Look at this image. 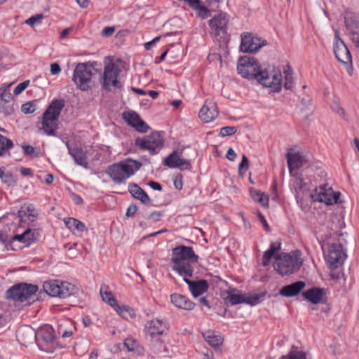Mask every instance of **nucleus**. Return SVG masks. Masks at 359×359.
I'll return each mask as SVG.
<instances>
[{
	"label": "nucleus",
	"instance_id": "nucleus-2",
	"mask_svg": "<svg viewBox=\"0 0 359 359\" xmlns=\"http://www.w3.org/2000/svg\"><path fill=\"white\" fill-rule=\"evenodd\" d=\"M198 256L190 246L178 245L172 250V269L183 277H192L193 265L196 264Z\"/></svg>",
	"mask_w": 359,
	"mask_h": 359
},
{
	"label": "nucleus",
	"instance_id": "nucleus-34",
	"mask_svg": "<svg viewBox=\"0 0 359 359\" xmlns=\"http://www.w3.org/2000/svg\"><path fill=\"white\" fill-rule=\"evenodd\" d=\"M250 194L255 202L259 203L263 207H267L269 205V197L263 192L256 190H250Z\"/></svg>",
	"mask_w": 359,
	"mask_h": 359
},
{
	"label": "nucleus",
	"instance_id": "nucleus-59",
	"mask_svg": "<svg viewBox=\"0 0 359 359\" xmlns=\"http://www.w3.org/2000/svg\"><path fill=\"white\" fill-rule=\"evenodd\" d=\"M23 151L26 155H32L34 154L35 149L31 145L24 144L22 146Z\"/></svg>",
	"mask_w": 359,
	"mask_h": 359
},
{
	"label": "nucleus",
	"instance_id": "nucleus-4",
	"mask_svg": "<svg viewBox=\"0 0 359 359\" xmlns=\"http://www.w3.org/2000/svg\"><path fill=\"white\" fill-rule=\"evenodd\" d=\"M37 291V285L22 283L15 284L9 288L6 292V297L15 302L29 304Z\"/></svg>",
	"mask_w": 359,
	"mask_h": 359
},
{
	"label": "nucleus",
	"instance_id": "nucleus-20",
	"mask_svg": "<svg viewBox=\"0 0 359 359\" xmlns=\"http://www.w3.org/2000/svg\"><path fill=\"white\" fill-rule=\"evenodd\" d=\"M286 158L290 175H292L294 170L299 169L308 161L306 156L300 151L294 153L287 152Z\"/></svg>",
	"mask_w": 359,
	"mask_h": 359
},
{
	"label": "nucleus",
	"instance_id": "nucleus-11",
	"mask_svg": "<svg viewBox=\"0 0 359 359\" xmlns=\"http://www.w3.org/2000/svg\"><path fill=\"white\" fill-rule=\"evenodd\" d=\"M267 43L266 40L253 36L251 33H245L241 35L240 49L243 53H255Z\"/></svg>",
	"mask_w": 359,
	"mask_h": 359
},
{
	"label": "nucleus",
	"instance_id": "nucleus-5",
	"mask_svg": "<svg viewBox=\"0 0 359 359\" xmlns=\"http://www.w3.org/2000/svg\"><path fill=\"white\" fill-rule=\"evenodd\" d=\"M164 140L160 132L154 131L149 135L135 138V146L151 155L156 154L163 148Z\"/></svg>",
	"mask_w": 359,
	"mask_h": 359
},
{
	"label": "nucleus",
	"instance_id": "nucleus-43",
	"mask_svg": "<svg viewBox=\"0 0 359 359\" xmlns=\"http://www.w3.org/2000/svg\"><path fill=\"white\" fill-rule=\"evenodd\" d=\"M36 105L33 102L25 103L21 107V111L25 114H32L36 111Z\"/></svg>",
	"mask_w": 359,
	"mask_h": 359
},
{
	"label": "nucleus",
	"instance_id": "nucleus-1",
	"mask_svg": "<svg viewBox=\"0 0 359 359\" xmlns=\"http://www.w3.org/2000/svg\"><path fill=\"white\" fill-rule=\"evenodd\" d=\"M237 70L243 78L256 79L259 83L272 88L274 92H279L281 89V72L274 65L262 67L255 57L243 56L238 60Z\"/></svg>",
	"mask_w": 359,
	"mask_h": 359
},
{
	"label": "nucleus",
	"instance_id": "nucleus-3",
	"mask_svg": "<svg viewBox=\"0 0 359 359\" xmlns=\"http://www.w3.org/2000/svg\"><path fill=\"white\" fill-rule=\"evenodd\" d=\"M141 162L128 158L123 161L111 165L106 172L116 184H121L140 169Z\"/></svg>",
	"mask_w": 359,
	"mask_h": 359
},
{
	"label": "nucleus",
	"instance_id": "nucleus-45",
	"mask_svg": "<svg viewBox=\"0 0 359 359\" xmlns=\"http://www.w3.org/2000/svg\"><path fill=\"white\" fill-rule=\"evenodd\" d=\"M249 168V161L245 155H243L242 161L238 165V173L241 176L243 175V172H245Z\"/></svg>",
	"mask_w": 359,
	"mask_h": 359
},
{
	"label": "nucleus",
	"instance_id": "nucleus-31",
	"mask_svg": "<svg viewBox=\"0 0 359 359\" xmlns=\"http://www.w3.org/2000/svg\"><path fill=\"white\" fill-rule=\"evenodd\" d=\"M64 222L67 228L73 233H75V231L83 232L87 230L85 224L77 219L73 217L65 218Z\"/></svg>",
	"mask_w": 359,
	"mask_h": 359
},
{
	"label": "nucleus",
	"instance_id": "nucleus-26",
	"mask_svg": "<svg viewBox=\"0 0 359 359\" xmlns=\"http://www.w3.org/2000/svg\"><path fill=\"white\" fill-rule=\"evenodd\" d=\"M65 105V101L63 99H55L50 103L43 114H46V116H49L58 119Z\"/></svg>",
	"mask_w": 359,
	"mask_h": 359
},
{
	"label": "nucleus",
	"instance_id": "nucleus-39",
	"mask_svg": "<svg viewBox=\"0 0 359 359\" xmlns=\"http://www.w3.org/2000/svg\"><path fill=\"white\" fill-rule=\"evenodd\" d=\"M13 146V142L0 134V156Z\"/></svg>",
	"mask_w": 359,
	"mask_h": 359
},
{
	"label": "nucleus",
	"instance_id": "nucleus-52",
	"mask_svg": "<svg viewBox=\"0 0 359 359\" xmlns=\"http://www.w3.org/2000/svg\"><path fill=\"white\" fill-rule=\"evenodd\" d=\"M29 234H30V229H27L25 231H24L21 234H18V235L14 236L13 237V239L18 241L19 242L25 243H27L26 235H29Z\"/></svg>",
	"mask_w": 359,
	"mask_h": 359
},
{
	"label": "nucleus",
	"instance_id": "nucleus-24",
	"mask_svg": "<svg viewBox=\"0 0 359 359\" xmlns=\"http://www.w3.org/2000/svg\"><path fill=\"white\" fill-rule=\"evenodd\" d=\"M306 286L304 281L299 280L285 285L280 290V294L285 297L297 296Z\"/></svg>",
	"mask_w": 359,
	"mask_h": 359
},
{
	"label": "nucleus",
	"instance_id": "nucleus-9",
	"mask_svg": "<svg viewBox=\"0 0 359 359\" xmlns=\"http://www.w3.org/2000/svg\"><path fill=\"white\" fill-rule=\"evenodd\" d=\"M120 70L114 63L110 62L105 65L103 75L101 77V83L106 90H111V88H121L122 85L118 79Z\"/></svg>",
	"mask_w": 359,
	"mask_h": 359
},
{
	"label": "nucleus",
	"instance_id": "nucleus-28",
	"mask_svg": "<svg viewBox=\"0 0 359 359\" xmlns=\"http://www.w3.org/2000/svg\"><path fill=\"white\" fill-rule=\"evenodd\" d=\"M58 119L50 117L49 116H46V114H43L42 118V129L44 132L48 135L52 136L56 135V130L58 127Z\"/></svg>",
	"mask_w": 359,
	"mask_h": 359
},
{
	"label": "nucleus",
	"instance_id": "nucleus-57",
	"mask_svg": "<svg viewBox=\"0 0 359 359\" xmlns=\"http://www.w3.org/2000/svg\"><path fill=\"white\" fill-rule=\"evenodd\" d=\"M162 217V212H158V211H154L150 214L148 219H151L153 221L158 222L161 220V218Z\"/></svg>",
	"mask_w": 359,
	"mask_h": 359
},
{
	"label": "nucleus",
	"instance_id": "nucleus-47",
	"mask_svg": "<svg viewBox=\"0 0 359 359\" xmlns=\"http://www.w3.org/2000/svg\"><path fill=\"white\" fill-rule=\"evenodd\" d=\"M264 296V293L262 294H255L250 297H246V304H250L251 306H255L259 302V299L261 297Z\"/></svg>",
	"mask_w": 359,
	"mask_h": 359
},
{
	"label": "nucleus",
	"instance_id": "nucleus-7",
	"mask_svg": "<svg viewBox=\"0 0 359 359\" xmlns=\"http://www.w3.org/2000/svg\"><path fill=\"white\" fill-rule=\"evenodd\" d=\"M93 69V65L89 62L79 63L76 66L72 81L81 90H87L90 88Z\"/></svg>",
	"mask_w": 359,
	"mask_h": 359
},
{
	"label": "nucleus",
	"instance_id": "nucleus-8",
	"mask_svg": "<svg viewBox=\"0 0 359 359\" xmlns=\"http://www.w3.org/2000/svg\"><path fill=\"white\" fill-rule=\"evenodd\" d=\"M302 261L297 257L289 254H283L276 257L275 269L282 276L294 273L299 269Z\"/></svg>",
	"mask_w": 359,
	"mask_h": 359
},
{
	"label": "nucleus",
	"instance_id": "nucleus-46",
	"mask_svg": "<svg viewBox=\"0 0 359 359\" xmlns=\"http://www.w3.org/2000/svg\"><path fill=\"white\" fill-rule=\"evenodd\" d=\"M273 257L276 259V255L273 252L269 250L264 252L262 257V265L264 266H267L270 264L271 259ZM277 257H278V255H277Z\"/></svg>",
	"mask_w": 359,
	"mask_h": 359
},
{
	"label": "nucleus",
	"instance_id": "nucleus-56",
	"mask_svg": "<svg viewBox=\"0 0 359 359\" xmlns=\"http://www.w3.org/2000/svg\"><path fill=\"white\" fill-rule=\"evenodd\" d=\"M59 332L61 333L62 337H69L72 335L73 332L72 329H67L63 330L62 325L60 326Z\"/></svg>",
	"mask_w": 359,
	"mask_h": 359
},
{
	"label": "nucleus",
	"instance_id": "nucleus-63",
	"mask_svg": "<svg viewBox=\"0 0 359 359\" xmlns=\"http://www.w3.org/2000/svg\"><path fill=\"white\" fill-rule=\"evenodd\" d=\"M284 87L287 90H290L292 88V76H285Z\"/></svg>",
	"mask_w": 359,
	"mask_h": 359
},
{
	"label": "nucleus",
	"instance_id": "nucleus-13",
	"mask_svg": "<svg viewBox=\"0 0 359 359\" xmlns=\"http://www.w3.org/2000/svg\"><path fill=\"white\" fill-rule=\"evenodd\" d=\"M334 53L337 60L346 68L348 74L352 75V57L344 41L334 43Z\"/></svg>",
	"mask_w": 359,
	"mask_h": 359
},
{
	"label": "nucleus",
	"instance_id": "nucleus-32",
	"mask_svg": "<svg viewBox=\"0 0 359 359\" xmlns=\"http://www.w3.org/2000/svg\"><path fill=\"white\" fill-rule=\"evenodd\" d=\"M226 299L229 301L231 305L246 303V297L236 290L229 291Z\"/></svg>",
	"mask_w": 359,
	"mask_h": 359
},
{
	"label": "nucleus",
	"instance_id": "nucleus-53",
	"mask_svg": "<svg viewBox=\"0 0 359 359\" xmlns=\"http://www.w3.org/2000/svg\"><path fill=\"white\" fill-rule=\"evenodd\" d=\"M331 108L332 111L337 112L338 114H339L341 116L344 118L345 116V111L342 107H340L339 104L337 102H334Z\"/></svg>",
	"mask_w": 359,
	"mask_h": 359
},
{
	"label": "nucleus",
	"instance_id": "nucleus-49",
	"mask_svg": "<svg viewBox=\"0 0 359 359\" xmlns=\"http://www.w3.org/2000/svg\"><path fill=\"white\" fill-rule=\"evenodd\" d=\"M43 18V14H37L35 15H32V17L26 20L25 23L29 26L33 27L36 22H39Z\"/></svg>",
	"mask_w": 359,
	"mask_h": 359
},
{
	"label": "nucleus",
	"instance_id": "nucleus-21",
	"mask_svg": "<svg viewBox=\"0 0 359 359\" xmlns=\"http://www.w3.org/2000/svg\"><path fill=\"white\" fill-rule=\"evenodd\" d=\"M189 277H184V281L189 285V290L194 297H197L208 289V283L205 280H191Z\"/></svg>",
	"mask_w": 359,
	"mask_h": 359
},
{
	"label": "nucleus",
	"instance_id": "nucleus-54",
	"mask_svg": "<svg viewBox=\"0 0 359 359\" xmlns=\"http://www.w3.org/2000/svg\"><path fill=\"white\" fill-rule=\"evenodd\" d=\"M257 217L261 223L263 224L264 230L267 232H269L271 229L264 215L260 212H258Z\"/></svg>",
	"mask_w": 359,
	"mask_h": 359
},
{
	"label": "nucleus",
	"instance_id": "nucleus-41",
	"mask_svg": "<svg viewBox=\"0 0 359 359\" xmlns=\"http://www.w3.org/2000/svg\"><path fill=\"white\" fill-rule=\"evenodd\" d=\"M100 294L102 297V299L104 302H107L111 306L114 307L116 304L117 300L114 297V296L111 292H108V291L103 292L101 290Z\"/></svg>",
	"mask_w": 359,
	"mask_h": 359
},
{
	"label": "nucleus",
	"instance_id": "nucleus-36",
	"mask_svg": "<svg viewBox=\"0 0 359 359\" xmlns=\"http://www.w3.org/2000/svg\"><path fill=\"white\" fill-rule=\"evenodd\" d=\"M190 5L195 8H198V14L202 18H207L210 15V11L205 6L201 5L200 0H191Z\"/></svg>",
	"mask_w": 359,
	"mask_h": 359
},
{
	"label": "nucleus",
	"instance_id": "nucleus-22",
	"mask_svg": "<svg viewBox=\"0 0 359 359\" xmlns=\"http://www.w3.org/2000/svg\"><path fill=\"white\" fill-rule=\"evenodd\" d=\"M67 147L69 154L74 158L75 163L79 165L88 168V156L86 151H84L82 148L77 146L69 147L67 144Z\"/></svg>",
	"mask_w": 359,
	"mask_h": 359
},
{
	"label": "nucleus",
	"instance_id": "nucleus-16",
	"mask_svg": "<svg viewBox=\"0 0 359 359\" xmlns=\"http://www.w3.org/2000/svg\"><path fill=\"white\" fill-rule=\"evenodd\" d=\"M11 85L0 88V112L5 116H10L14 112V100L10 91Z\"/></svg>",
	"mask_w": 359,
	"mask_h": 359
},
{
	"label": "nucleus",
	"instance_id": "nucleus-19",
	"mask_svg": "<svg viewBox=\"0 0 359 359\" xmlns=\"http://www.w3.org/2000/svg\"><path fill=\"white\" fill-rule=\"evenodd\" d=\"M218 116V110L216 102L211 99L205 101L201 109L198 116L204 123H209Z\"/></svg>",
	"mask_w": 359,
	"mask_h": 359
},
{
	"label": "nucleus",
	"instance_id": "nucleus-29",
	"mask_svg": "<svg viewBox=\"0 0 359 359\" xmlns=\"http://www.w3.org/2000/svg\"><path fill=\"white\" fill-rule=\"evenodd\" d=\"M128 191L134 198L139 199L142 203L148 204L150 203V198L147 193L137 184H130Z\"/></svg>",
	"mask_w": 359,
	"mask_h": 359
},
{
	"label": "nucleus",
	"instance_id": "nucleus-6",
	"mask_svg": "<svg viewBox=\"0 0 359 359\" xmlns=\"http://www.w3.org/2000/svg\"><path fill=\"white\" fill-rule=\"evenodd\" d=\"M43 290L50 297L67 298L74 294L76 288L70 283L53 280L44 282Z\"/></svg>",
	"mask_w": 359,
	"mask_h": 359
},
{
	"label": "nucleus",
	"instance_id": "nucleus-51",
	"mask_svg": "<svg viewBox=\"0 0 359 359\" xmlns=\"http://www.w3.org/2000/svg\"><path fill=\"white\" fill-rule=\"evenodd\" d=\"M29 81H25L18 85L14 88L13 93L16 95H20L29 85Z\"/></svg>",
	"mask_w": 359,
	"mask_h": 359
},
{
	"label": "nucleus",
	"instance_id": "nucleus-64",
	"mask_svg": "<svg viewBox=\"0 0 359 359\" xmlns=\"http://www.w3.org/2000/svg\"><path fill=\"white\" fill-rule=\"evenodd\" d=\"M226 157L228 160L233 161L236 158V154L232 148H229L227 151Z\"/></svg>",
	"mask_w": 359,
	"mask_h": 359
},
{
	"label": "nucleus",
	"instance_id": "nucleus-50",
	"mask_svg": "<svg viewBox=\"0 0 359 359\" xmlns=\"http://www.w3.org/2000/svg\"><path fill=\"white\" fill-rule=\"evenodd\" d=\"M124 346L130 351H133L135 350L137 346V343L135 340L131 338H127L124 341Z\"/></svg>",
	"mask_w": 359,
	"mask_h": 359
},
{
	"label": "nucleus",
	"instance_id": "nucleus-60",
	"mask_svg": "<svg viewBox=\"0 0 359 359\" xmlns=\"http://www.w3.org/2000/svg\"><path fill=\"white\" fill-rule=\"evenodd\" d=\"M281 243L280 242H273L270 245L269 250L276 253L280 250Z\"/></svg>",
	"mask_w": 359,
	"mask_h": 359
},
{
	"label": "nucleus",
	"instance_id": "nucleus-40",
	"mask_svg": "<svg viewBox=\"0 0 359 359\" xmlns=\"http://www.w3.org/2000/svg\"><path fill=\"white\" fill-rule=\"evenodd\" d=\"M280 359H306V355L303 351H290L287 355H282Z\"/></svg>",
	"mask_w": 359,
	"mask_h": 359
},
{
	"label": "nucleus",
	"instance_id": "nucleus-14",
	"mask_svg": "<svg viewBox=\"0 0 359 359\" xmlns=\"http://www.w3.org/2000/svg\"><path fill=\"white\" fill-rule=\"evenodd\" d=\"M346 258V254L343 245L339 243H333L329 248L327 262L331 269H336L341 265Z\"/></svg>",
	"mask_w": 359,
	"mask_h": 359
},
{
	"label": "nucleus",
	"instance_id": "nucleus-18",
	"mask_svg": "<svg viewBox=\"0 0 359 359\" xmlns=\"http://www.w3.org/2000/svg\"><path fill=\"white\" fill-rule=\"evenodd\" d=\"M179 151H174L165 158L163 164L170 168H180V170H190L191 162L180 157Z\"/></svg>",
	"mask_w": 359,
	"mask_h": 359
},
{
	"label": "nucleus",
	"instance_id": "nucleus-25",
	"mask_svg": "<svg viewBox=\"0 0 359 359\" xmlns=\"http://www.w3.org/2000/svg\"><path fill=\"white\" fill-rule=\"evenodd\" d=\"M165 328V323L158 318L151 320L146 326L147 332L151 337L162 335Z\"/></svg>",
	"mask_w": 359,
	"mask_h": 359
},
{
	"label": "nucleus",
	"instance_id": "nucleus-15",
	"mask_svg": "<svg viewBox=\"0 0 359 359\" xmlns=\"http://www.w3.org/2000/svg\"><path fill=\"white\" fill-rule=\"evenodd\" d=\"M229 22L226 13H222L215 15L209 20V25L211 29V33L215 37H224L227 32V23Z\"/></svg>",
	"mask_w": 359,
	"mask_h": 359
},
{
	"label": "nucleus",
	"instance_id": "nucleus-61",
	"mask_svg": "<svg viewBox=\"0 0 359 359\" xmlns=\"http://www.w3.org/2000/svg\"><path fill=\"white\" fill-rule=\"evenodd\" d=\"M61 71V68L57 63H53L50 65V72L53 75L58 74Z\"/></svg>",
	"mask_w": 359,
	"mask_h": 359
},
{
	"label": "nucleus",
	"instance_id": "nucleus-58",
	"mask_svg": "<svg viewBox=\"0 0 359 359\" xmlns=\"http://www.w3.org/2000/svg\"><path fill=\"white\" fill-rule=\"evenodd\" d=\"M114 27H106L102 31V34L104 36H110L114 32Z\"/></svg>",
	"mask_w": 359,
	"mask_h": 359
},
{
	"label": "nucleus",
	"instance_id": "nucleus-37",
	"mask_svg": "<svg viewBox=\"0 0 359 359\" xmlns=\"http://www.w3.org/2000/svg\"><path fill=\"white\" fill-rule=\"evenodd\" d=\"M345 24L346 29L350 32L351 36L355 34V32H359V22L351 18H345Z\"/></svg>",
	"mask_w": 359,
	"mask_h": 359
},
{
	"label": "nucleus",
	"instance_id": "nucleus-44",
	"mask_svg": "<svg viewBox=\"0 0 359 359\" xmlns=\"http://www.w3.org/2000/svg\"><path fill=\"white\" fill-rule=\"evenodd\" d=\"M237 131V128L234 126H224L220 129L219 135L222 137L230 136L235 134Z\"/></svg>",
	"mask_w": 359,
	"mask_h": 359
},
{
	"label": "nucleus",
	"instance_id": "nucleus-12",
	"mask_svg": "<svg viewBox=\"0 0 359 359\" xmlns=\"http://www.w3.org/2000/svg\"><path fill=\"white\" fill-rule=\"evenodd\" d=\"M339 192H334L331 187H327V184L320 186L319 188L316 189L315 193L312 194L313 201L324 202L326 205L339 203Z\"/></svg>",
	"mask_w": 359,
	"mask_h": 359
},
{
	"label": "nucleus",
	"instance_id": "nucleus-17",
	"mask_svg": "<svg viewBox=\"0 0 359 359\" xmlns=\"http://www.w3.org/2000/svg\"><path fill=\"white\" fill-rule=\"evenodd\" d=\"M16 336L19 343L26 347L37 343V332L29 325L20 327Z\"/></svg>",
	"mask_w": 359,
	"mask_h": 359
},
{
	"label": "nucleus",
	"instance_id": "nucleus-38",
	"mask_svg": "<svg viewBox=\"0 0 359 359\" xmlns=\"http://www.w3.org/2000/svg\"><path fill=\"white\" fill-rule=\"evenodd\" d=\"M123 118L132 127H135L136 123L140 120V116L135 111L123 113Z\"/></svg>",
	"mask_w": 359,
	"mask_h": 359
},
{
	"label": "nucleus",
	"instance_id": "nucleus-33",
	"mask_svg": "<svg viewBox=\"0 0 359 359\" xmlns=\"http://www.w3.org/2000/svg\"><path fill=\"white\" fill-rule=\"evenodd\" d=\"M36 215L37 214L35 212L34 209L29 206L21 208V209L18 212V217L21 221L25 219V217H27L29 220L33 222L34 218L36 217Z\"/></svg>",
	"mask_w": 359,
	"mask_h": 359
},
{
	"label": "nucleus",
	"instance_id": "nucleus-27",
	"mask_svg": "<svg viewBox=\"0 0 359 359\" xmlns=\"http://www.w3.org/2000/svg\"><path fill=\"white\" fill-rule=\"evenodd\" d=\"M170 300L175 306L184 310H192L195 306L194 302L180 294H171Z\"/></svg>",
	"mask_w": 359,
	"mask_h": 359
},
{
	"label": "nucleus",
	"instance_id": "nucleus-10",
	"mask_svg": "<svg viewBox=\"0 0 359 359\" xmlns=\"http://www.w3.org/2000/svg\"><path fill=\"white\" fill-rule=\"evenodd\" d=\"M54 341V330L51 326L46 325L39 329L37 332V344L41 351L53 353L55 349Z\"/></svg>",
	"mask_w": 359,
	"mask_h": 359
},
{
	"label": "nucleus",
	"instance_id": "nucleus-30",
	"mask_svg": "<svg viewBox=\"0 0 359 359\" xmlns=\"http://www.w3.org/2000/svg\"><path fill=\"white\" fill-rule=\"evenodd\" d=\"M205 341L212 347H219L223 343V338L219 334H216L212 330H208L203 333Z\"/></svg>",
	"mask_w": 359,
	"mask_h": 359
},
{
	"label": "nucleus",
	"instance_id": "nucleus-23",
	"mask_svg": "<svg viewBox=\"0 0 359 359\" xmlns=\"http://www.w3.org/2000/svg\"><path fill=\"white\" fill-rule=\"evenodd\" d=\"M303 297L313 304L324 303L325 301V290L320 287H313L303 292Z\"/></svg>",
	"mask_w": 359,
	"mask_h": 359
},
{
	"label": "nucleus",
	"instance_id": "nucleus-35",
	"mask_svg": "<svg viewBox=\"0 0 359 359\" xmlns=\"http://www.w3.org/2000/svg\"><path fill=\"white\" fill-rule=\"evenodd\" d=\"M113 308L123 318H127L128 317L133 318L135 316L134 310L128 306H120L117 302Z\"/></svg>",
	"mask_w": 359,
	"mask_h": 359
},
{
	"label": "nucleus",
	"instance_id": "nucleus-48",
	"mask_svg": "<svg viewBox=\"0 0 359 359\" xmlns=\"http://www.w3.org/2000/svg\"><path fill=\"white\" fill-rule=\"evenodd\" d=\"M134 128L140 133H147L149 128V126L140 118L135 125Z\"/></svg>",
	"mask_w": 359,
	"mask_h": 359
},
{
	"label": "nucleus",
	"instance_id": "nucleus-55",
	"mask_svg": "<svg viewBox=\"0 0 359 359\" xmlns=\"http://www.w3.org/2000/svg\"><path fill=\"white\" fill-rule=\"evenodd\" d=\"M351 39L358 53H359V32H355V34L351 36Z\"/></svg>",
	"mask_w": 359,
	"mask_h": 359
},
{
	"label": "nucleus",
	"instance_id": "nucleus-42",
	"mask_svg": "<svg viewBox=\"0 0 359 359\" xmlns=\"http://www.w3.org/2000/svg\"><path fill=\"white\" fill-rule=\"evenodd\" d=\"M0 178L6 184L11 185L14 184L15 181L11 172H5L4 169L0 168Z\"/></svg>",
	"mask_w": 359,
	"mask_h": 359
},
{
	"label": "nucleus",
	"instance_id": "nucleus-62",
	"mask_svg": "<svg viewBox=\"0 0 359 359\" xmlns=\"http://www.w3.org/2000/svg\"><path fill=\"white\" fill-rule=\"evenodd\" d=\"M137 212V206L135 205H130L126 212V216L128 217L133 216Z\"/></svg>",
	"mask_w": 359,
	"mask_h": 359
}]
</instances>
